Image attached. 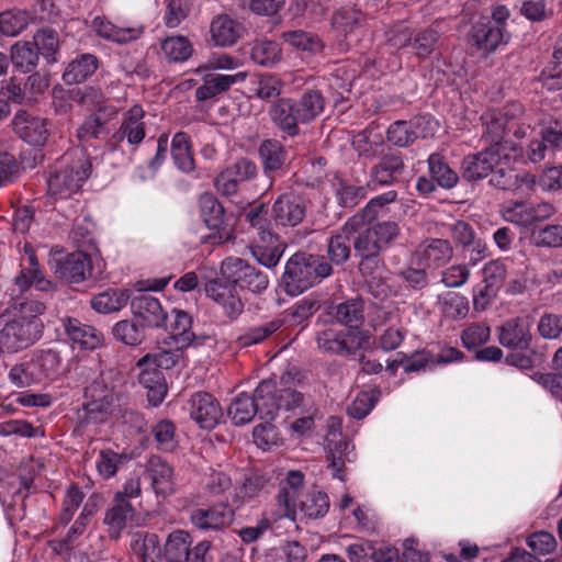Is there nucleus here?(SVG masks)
I'll return each instance as SVG.
<instances>
[{"label":"nucleus","instance_id":"obj_1","mask_svg":"<svg viewBox=\"0 0 562 562\" xmlns=\"http://www.w3.org/2000/svg\"><path fill=\"white\" fill-rule=\"evenodd\" d=\"M357 218V229L352 233V247L360 258L358 269L363 277L372 276L383 266L381 252L387 249L400 235L396 222L385 221L370 225L373 221L353 214L348 220Z\"/></svg>","mask_w":562,"mask_h":562},{"label":"nucleus","instance_id":"obj_61","mask_svg":"<svg viewBox=\"0 0 562 562\" xmlns=\"http://www.w3.org/2000/svg\"><path fill=\"white\" fill-rule=\"evenodd\" d=\"M417 133L411 122L395 121L386 131V139L396 147H408L417 139Z\"/></svg>","mask_w":562,"mask_h":562},{"label":"nucleus","instance_id":"obj_18","mask_svg":"<svg viewBox=\"0 0 562 562\" xmlns=\"http://www.w3.org/2000/svg\"><path fill=\"white\" fill-rule=\"evenodd\" d=\"M502 162L495 166L490 179V184L507 191H516L522 186L531 189L536 184V178L529 172H518L510 166L512 156L508 151L503 153Z\"/></svg>","mask_w":562,"mask_h":562},{"label":"nucleus","instance_id":"obj_15","mask_svg":"<svg viewBox=\"0 0 562 562\" xmlns=\"http://www.w3.org/2000/svg\"><path fill=\"white\" fill-rule=\"evenodd\" d=\"M200 213L205 225L216 232L220 243L227 241L232 236V226L225 214V209L216 196L204 192L199 196Z\"/></svg>","mask_w":562,"mask_h":562},{"label":"nucleus","instance_id":"obj_63","mask_svg":"<svg viewBox=\"0 0 562 562\" xmlns=\"http://www.w3.org/2000/svg\"><path fill=\"white\" fill-rule=\"evenodd\" d=\"M297 101L307 124L315 121L325 108V98L318 90L303 92Z\"/></svg>","mask_w":562,"mask_h":562},{"label":"nucleus","instance_id":"obj_38","mask_svg":"<svg viewBox=\"0 0 562 562\" xmlns=\"http://www.w3.org/2000/svg\"><path fill=\"white\" fill-rule=\"evenodd\" d=\"M92 30L98 36L119 44L137 40L142 31L135 27H119L104 16H95L91 24Z\"/></svg>","mask_w":562,"mask_h":562},{"label":"nucleus","instance_id":"obj_46","mask_svg":"<svg viewBox=\"0 0 562 562\" xmlns=\"http://www.w3.org/2000/svg\"><path fill=\"white\" fill-rule=\"evenodd\" d=\"M145 112L138 104L133 105L125 114L120 130L128 144L138 145L145 138Z\"/></svg>","mask_w":562,"mask_h":562},{"label":"nucleus","instance_id":"obj_28","mask_svg":"<svg viewBox=\"0 0 562 562\" xmlns=\"http://www.w3.org/2000/svg\"><path fill=\"white\" fill-rule=\"evenodd\" d=\"M246 33L247 29L244 23L228 14H220L211 23L212 40L217 46H232L241 40Z\"/></svg>","mask_w":562,"mask_h":562},{"label":"nucleus","instance_id":"obj_42","mask_svg":"<svg viewBox=\"0 0 562 562\" xmlns=\"http://www.w3.org/2000/svg\"><path fill=\"white\" fill-rule=\"evenodd\" d=\"M170 151L176 167L182 172L194 171L195 161L192 154L190 136L184 132H178L173 135Z\"/></svg>","mask_w":562,"mask_h":562},{"label":"nucleus","instance_id":"obj_44","mask_svg":"<svg viewBox=\"0 0 562 562\" xmlns=\"http://www.w3.org/2000/svg\"><path fill=\"white\" fill-rule=\"evenodd\" d=\"M269 481L270 479L266 474L259 472L250 473L244 479L243 484L235 490L232 505L239 508L246 502L258 497L266 488Z\"/></svg>","mask_w":562,"mask_h":562},{"label":"nucleus","instance_id":"obj_50","mask_svg":"<svg viewBox=\"0 0 562 562\" xmlns=\"http://www.w3.org/2000/svg\"><path fill=\"white\" fill-rule=\"evenodd\" d=\"M227 414L236 426L250 423L256 414H258L254 395L250 396L247 393H240L228 406Z\"/></svg>","mask_w":562,"mask_h":562},{"label":"nucleus","instance_id":"obj_64","mask_svg":"<svg viewBox=\"0 0 562 562\" xmlns=\"http://www.w3.org/2000/svg\"><path fill=\"white\" fill-rule=\"evenodd\" d=\"M531 241L537 247L559 248L562 247V225L548 224L531 233Z\"/></svg>","mask_w":562,"mask_h":562},{"label":"nucleus","instance_id":"obj_56","mask_svg":"<svg viewBox=\"0 0 562 562\" xmlns=\"http://www.w3.org/2000/svg\"><path fill=\"white\" fill-rule=\"evenodd\" d=\"M190 546L191 537L189 532L176 530L166 540L164 555L168 562H184Z\"/></svg>","mask_w":562,"mask_h":562},{"label":"nucleus","instance_id":"obj_11","mask_svg":"<svg viewBox=\"0 0 562 562\" xmlns=\"http://www.w3.org/2000/svg\"><path fill=\"white\" fill-rule=\"evenodd\" d=\"M207 297L218 304L224 314L235 321L244 311V303L237 293L235 283L222 278H215L204 283Z\"/></svg>","mask_w":562,"mask_h":562},{"label":"nucleus","instance_id":"obj_30","mask_svg":"<svg viewBox=\"0 0 562 562\" xmlns=\"http://www.w3.org/2000/svg\"><path fill=\"white\" fill-rule=\"evenodd\" d=\"M95 513V505L86 503L80 516L74 522L68 530L67 535L61 539H55L49 541V547L55 554L69 555L75 548L78 538L85 532L88 524V517Z\"/></svg>","mask_w":562,"mask_h":562},{"label":"nucleus","instance_id":"obj_14","mask_svg":"<svg viewBox=\"0 0 562 562\" xmlns=\"http://www.w3.org/2000/svg\"><path fill=\"white\" fill-rule=\"evenodd\" d=\"M504 149L497 146H488L484 150L468 155L461 164L462 177L469 182H475L492 176L497 164H501Z\"/></svg>","mask_w":562,"mask_h":562},{"label":"nucleus","instance_id":"obj_35","mask_svg":"<svg viewBox=\"0 0 562 562\" xmlns=\"http://www.w3.org/2000/svg\"><path fill=\"white\" fill-rule=\"evenodd\" d=\"M63 325L67 337L85 349H95L102 344V334L97 328L82 324L79 319L66 317Z\"/></svg>","mask_w":562,"mask_h":562},{"label":"nucleus","instance_id":"obj_37","mask_svg":"<svg viewBox=\"0 0 562 562\" xmlns=\"http://www.w3.org/2000/svg\"><path fill=\"white\" fill-rule=\"evenodd\" d=\"M99 68V59L93 54H81L72 59L63 74L66 85H77L86 81Z\"/></svg>","mask_w":562,"mask_h":562},{"label":"nucleus","instance_id":"obj_40","mask_svg":"<svg viewBox=\"0 0 562 562\" xmlns=\"http://www.w3.org/2000/svg\"><path fill=\"white\" fill-rule=\"evenodd\" d=\"M366 24L367 14L357 5H342L337 9L331 16L333 27L345 35L366 26Z\"/></svg>","mask_w":562,"mask_h":562},{"label":"nucleus","instance_id":"obj_2","mask_svg":"<svg viewBox=\"0 0 562 562\" xmlns=\"http://www.w3.org/2000/svg\"><path fill=\"white\" fill-rule=\"evenodd\" d=\"M331 273L333 267L324 256L297 251L285 263L282 284L289 295L295 296Z\"/></svg>","mask_w":562,"mask_h":562},{"label":"nucleus","instance_id":"obj_60","mask_svg":"<svg viewBox=\"0 0 562 562\" xmlns=\"http://www.w3.org/2000/svg\"><path fill=\"white\" fill-rule=\"evenodd\" d=\"M282 38L292 47L304 52L315 54L323 49V43L317 35L302 30L283 32Z\"/></svg>","mask_w":562,"mask_h":562},{"label":"nucleus","instance_id":"obj_26","mask_svg":"<svg viewBox=\"0 0 562 562\" xmlns=\"http://www.w3.org/2000/svg\"><path fill=\"white\" fill-rule=\"evenodd\" d=\"M497 339L505 348L527 350L532 341L530 324L521 317L509 318L497 328Z\"/></svg>","mask_w":562,"mask_h":562},{"label":"nucleus","instance_id":"obj_62","mask_svg":"<svg viewBox=\"0 0 562 562\" xmlns=\"http://www.w3.org/2000/svg\"><path fill=\"white\" fill-rule=\"evenodd\" d=\"M245 221L257 231L258 238H266V235H274L271 232V220L269 209L265 203L250 207L244 214Z\"/></svg>","mask_w":562,"mask_h":562},{"label":"nucleus","instance_id":"obj_34","mask_svg":"<svg viewBox=\"0 0 562 562\" xmlns=\"http://www.w3.org/2000/svg\"><path fill=\"white\" fill-rule=\"evenodd\" d=\"M146 473L157 495H169L175 491L173 472L171 467L158 456H153L147 462Z\"/></svg>","mask_w":562,"mask_h":562},{"label":"nucleus","instance_id":"obj_10","mask_svg":"<svg viewBox=\"0 0 562 562\" xmlns=\"http://www.w3.org/2000/svg\"><path fill=\"white\" fill-rule=\"evenodd\" d=\"M54 274L69 283H80L91 274V258L85 251L54 256L49 261Z\"/></svg>","mask_w":562,"mask_h":562},{"label":"nucleus","instance_id":"obj_32","mask_svg":"<svg viewBox=\"0 0 562 562\" xmlns=\"http://www.w3.org/2000/svg\"><path fill=\"white\" fill-rule=\"evenodd\" d=\"M327 461L333 470V476L344 481L346 462L351 461L353 446L341 438L340 434L333 432L327 438Z\"/></svg>","mask_w":562,"mask_h":562},{"label":"nucleus","instance_id":"obj_19","mask_svg":"<svg viewBox=\"0 0 562 562\" xmlns=\"http://www.w3.org/2000/svg\"><path fill=\"white\" fill-rule=\"evenodd\" d=\"M136 367L139 369L138 382L147 390L149 404L155 407L160 405L167 394L164 372L145 356L137 361Z\"/></svg>","mask_w":562,"mask_h":562},{"label":"nucleus","instance_id":"obj_7","mask_svg":"<svg viewBox=\"0 0 562 562\" xmlns=\"http://www.w3.org/2000/svg\"><path fill=\"white\" fill-rule=\"evenodd\" d=\"M43 324L36 316H21L8 322L0 330V342L10 351L33 345L42 335Z\"/></svg>","mask_w":562,"mask_h":562},{"label":"nucleus","instance_id":"obj_6","mask_svg":"<svg viewBox=\"0 0 562 562\" xmlns=\"http://www.w3.org/2000/svg\"><path fill=\"white\" fill-rule=\"evenodd\" d=\"M221 276L235 285L261 294L269 286V278L243 258L228 257L221 265Z\"/></svg>","mask_w":562,"mask_h":562},{"label":"nucleus","instance_id":"obj_52","mask_svg":"<svg viewBox=\"0 0 562 562\" xmlns=\"http://www.w3.org/2000/svg\"><path fill=\"white\" fill-rule=\"evenodd\" d=\"M427 162L430 177L436 180L440 187L451 189L458 183V173L450 168L441 154H431Z\"/></svg>","mask_w":562,"mask_h":562},{"label":"nucleus","instance_id":"obj_29","mask_svg":"<svg viewBox=\"0 0 562 562\" xmlns=\"http://www.w3.org/2000/svg\"><path fill=\"white\" fill-rule=\"evenodd\" d=\"M286 245L280 240L278 235H266V238H258L250 246L252 257L263 267L273 269L280 259Z\"/></svg>","mask_w":562,"mask_h":562},{"label":"nucleus","instance_id":"obj_12","mask_svg":"<svg viewBox=\"0 0 562 562\" xmlns=\"http://www.w3.org/2000/svg\"><path fill=\"white\" fill-rule=\"evenodd\" d=\"M406 165L401 151L387 148L383 150L375 165L370 169V180L375 186H393L404 177Z\"/></svg>","mask_w":562,"mask_h":562},{"label":"nucleus","instance_id":"obj_31","mask_svg":"<svg viewBox=\"0 0 562 562\" xmlns=\"http://www.w3.org/2000/svg\"><path fill=\"white\" fill-rule=\"evenodd\" d=\"M417 254L427 267L440 268L453 258L454 250L448 239L429 238L419 245Z\"/></svg>","mask_w":562,"mask_h":562},{"label":"nucleus","instance_id":"obj_17","mask_svg":"<svg viewBox=\"0 0 562 562\" xmlns=\"http://www.w3.org/2000/svg\"><path fill=\"white\" fill-rule=\"evenodd\" d=\"M13 132L32 146H42L48 139L47 121L25 110H19L11 122Z\"/></svg>","mask_w":562,"mask_h":562},{"label":"nucleus","instance_id":"obj_59","mask_svg":"<svg viewBox=\"0 0 562 562\" xmlns=\"http://www.w3.org/2000/svg\"><path fill=\"white\" fill-rule=\"evenodd\" d=\"M250 58L257 65L271 67L281 58V48L274 41L256 42L250 49Z\"/></svg>","mask_w":562,"mask_h":562},{"label":"nucleus","instance_id":"obj_36","mask_svg":"<svg viewBox=\"0 0 562 562\" xmlns=\"http://www.w3.org/2000/svg\"><path fill=\"white\" fill-rule=\"evenodd\" d=\"M134 515V508L130 501L121 498V494H114L113 503L106 510L104 524L109 527L111 539H117L126 527L127 520Z\"/></svg>","mask_w":562,"mask_h":562},{"label":"nucleus","instance_id":"obj_49","mask_svg":"<svg viewBox=\"0 0 562 562\" xmlns=\"http://www.w3.org/2000/svg\"><path fill=\"white\" fill-rule=\"evenodd\" d=\"M128 300L127 290L109 289L91 299V307L98 313L109 314L120 311Z\"/></svg>","mask_w":562,"mask_h":562},{"label":"nucleus","instance_id":"obj_53","mask_svg":"<svg viewBox=\"0 0 562 562\" xmlns=\"http://www.w3.org/2000/svg\"><path fill=\"white\" fill-rule=\"evenodd\" d=\"M113 336L128 346L140 345L146 337V327L133 316L132 319L117 322L112 328Z\"/></svg>","mask_w":562,"mask_h":562},{"label":"nucleus","instance_id":"obj_45","mask_svg":"<svg viewBox=\"0 0 562 562\" xmlns=\"http://www.w3.org/2000/svg\"><path fill=\"white\" fill-rule=\"evenodd\" d=\"M258 154L265 172L280 170L286 160V151L283 145L274 138L262 140L259 145Z\"/></svg>","mask_w":562,"mask_h":562},{"label":"nucleus","instance_id":"obj_24","mask_svg":"<svg viewBox=\"0 0 562 562\" xmlns=\"http://www.w3.org/2000/svg\"><path fill=\"white\" fill-rule=\"evenodd\" d=\"M357 218L347 220V222L327 240L326 255L331 266H342L351 256L352 233L357 229Z\"/></svg>","mask_w":562,"mask_h":562},{"label":"nucleus","instance_id":"obj_20","mask_svg":"<svg viewBox=\"0 0 562 562\" xmlns=\"http://www.w3.org/2000/svg\"><path fill=\"white\" fill-rule=\"evenodd\" d=\"M189 413L191 418L204 429L214 428L223 417L218 401L206 392H196L191 395Z\"/></svg>","mask_w":562,"mask_h":562},{"label":"nucleus","instance_id":"obj_51","mask_svg":"<svg viewBox=\"0 0 562 562\" xmlns=\"http://www.w3.org/2000/svg\"><path fill=\"white\" fill-rule=\"evenodd\" d=\"M297 508L308 518H322L328 513L329 498L325 492L313 488L302 496Z\"/></svg>","mask_w":562,"mask_h":562},{"label":"nucleus","instance_id":"obj_41","mask_svg":"<svg viewBox=\"0 0 562 562\" xmlns=\"http://www.w3.org/2000/svg\"><path fill=\"white\" fill-rule=\"evenodd\" d=\"M10 59L18 71L27 74L37 67L40 54L33 42L19 41L10 48Z\"/></svg>","mask_w":562,"mask_h":562},{"label":"nucleus","instance_id":"obj_57","mask_svg":"<svg viewBox=\"0 0 562 562\" xmlns=\"http://www.w3.org/2000/svg\"><path fill=\"white\" fill-rule=\"evenodd\" d=\"M283 321L280 318L272 319L265 324L255 326L246 330L243 335L238 336L236 344L240 348H246L252 345L262 342L273 333L281 328Z\"/></svg>","mask_w":562,"mask_h":562},{"label":"nucleus","instance_id":"obj_4","mask_svg":"<svg viewBox=\"0 0 562 562\" xmlns=\"http://www.w3.org/2000/svg\"><path fill=\"white\" fill-rule=\"evenodd\" d=\"M114 386L100 374L83 390L82 423L104 424L114 411Z\"/></svg>","mask_w":562,"mask_h":562},{"label":"nucleus","instance_id":"obj_22","mask_svg":"<svg viewBox=\"0 0 562 562\" xmlns=\"http://www.w3.org/2000/svg\"><path fill=\"white\" fill-rule=\"evenodd\" d=\"M304 485V474L297 470H291L285 477L280 481L277 503L281 513L285 517L294 518L296 515L297 503L301 499Z\"/></svg>","mask_w":562,"mask_h":562},{"label":"nucleus","instance_id":"obj_21","mask_svg":"<svg viewBox=\"0 0 562 562\" xmlns=\"http://www.w3.org/2000/svg\"><path fill=\"white\" fill-rule=\"evenodd\" d=\"M133 316L146 328H160L166 325L167 312L155 296L140 292L131 300Z\"/></svg>","mask_w":562,"mask_h":562},{"label":"nucleus","instance_id":"obj_47","mask_svg":"<svg viewBox=\"0 0 562 562\" xmlns=\"http://www.w3.org/2000/svg\"><path fill=\"white\" fill-rule=\"evenodd\" d=\"M268 115L273 126L282 133L283 137H296L301 134L300 126H296L282 98L273 101L268 110Z\"/></svg>","mask_w":562,"mask_h":562},{"label":"nucleus","instance_id":"obj_33","mask_svg":"<svg viewBox=\"0 0 562 562\" xmlns=\"http://www.w3.org/2000/svg\"><path fill=\"white\" fill-rule=\"evenodd\" d=\"M245 79V72H237L235 75L207 74L203 78V83L195 90V98L198 101L215 98L228 91L233 85L243 82Z\"/></svg>","mask_w":562,"mask_h":562},{"label":"nucleus","instance_id":"obj_43","mask_svg":"<svg viewBox=\"0 0 562 562\" xmlns=\"http://www.w3.org/2000/svg\"><path fill=\"white\" fill-rule=\"evenodd\" d=\"M33 44L38 54L43 56L47 64L58 61V53L60 48V38L56 30L52 27H42L33 35Z\"/></svg>","mask_w":562,"mask_h":562},{"label":"nucleus","instance_id":"obj_9","mask_svg":"<svg viewBox=\"0 0 562 562\" xmlns=\"http://www.w3.org/2000/svg\"><path fill=\"white\" fill-rule=\"evenodd\" d=\"M310 200L295 191L277 198L271 206V218L278 227H295L306 216Z\"/></svg>","mask_w":562,"mask_h":562},{"label":"nucleus","instance_id":"obj_13","mask_svg":"<svg viewBox=\"0 0 562 562\" xmlns=\"http://www.w3.org/2000/svg\"><path fill=\"white\" fill-rule=\"evenodd\" d=\"M449 233L457 248L469 251L470 266H476L488 256L486 243L477 238L476 232L470 223L456 221L449 225Z\"/></svg>","mask_w":562,"mask_h":562},{"label":"nucleus","instance_id":"obj_3","mask_svg":"<svg viewBox=\"0 0 562 562\" xmlns=\"http://www.w3.org/2000/svg\"><path fill=\"white\" fill-rule=\"evenodd\" d=\"M254 397L260 418L266 420H273L281 408L292 411L302 407L305 402L304 394L290 387L279 389L273 379L261 381Z\"/></svg>","mask_w":562,"mask_h":562},{"label":"nucleus","instance_id":"obj_25","mask_svg":"<svg viewBox=\"0 0 562 562\" xmlns=\"http://www.w3.org/2000/svg\"><path fill=\"white\" fill-rule=\"evenodd\" d=\"M470 37L477 50L483 52L484 55H490L508 42L509 33L503 26L482 20L472 26Z\"/></svg>","mask_w":562,"mask_h":562},{"label":"nucleus","instance_id":"obj_39","mask_svg":"<svg viewBox=\"0 0 562 562\" xmlns=\"http://www.w3.org/2000/svg\"><path fill=\"white\" fill-rule=\"evenodd\" d=\"M31 360L41 383L53 381L60 373L61 357L56 350H37Z\"/></svg>","mask_w":562,"mask_h":562},{"label":"nucleus","instance_id":"obj_55","mask_svg":"<svg viewBox=\"0 0 562 562\" xmlns=\"http://www.w3.org/2000/svg\"><path fill=\"white\" fill-rule=\"evenodd\" d=\"M161 52L169 63H181L191 57L193 47L188 37L176 35L161 42Z\"/></svg>","mask_w":562,"mask_h":562},{"label":"nucleus","instance_id":"obj_8","mask_svg":"<svg viewBox=\"0 0 562 562\" xmlns=\"http://www.w3.org/2000/svg\"><path fill=\"white\" fill-rule=\"evenodd\" d=\"M369 338L364 331H344L325 328L316 333L317 348L331 356H353Z\"/></svg>","mask_w":562,"mask_h":562},{"label":"nucleus","instance_id":"obj_23","mask_svg":"<svg viewBox=\"0 0 562 562\" xmlns=\"http://www.w3.org/2000/svg\"><path fill=\"white\" fill-rule=\"evenodd\" d=\"M233 506L228 503H218L210 508H196L192 510L190 520L201 530H221L233 522Z\"/></svg>","mask_w":562,"mask_h":562},{"label":"nucleus","instance_id":"obj_5","mask_svg":"<svg viewBox=\"0 0 562 562\" xmlns=\"http://www.w3.org/2000/svg\"><path fill=\"white\" fill-rule=\"evenodd\" d=\"M92 169L90 159L80 154L69 164L55 167L47 179L48 191L53 195L68 196L77 192L89 178Z\"/></svg>","mask_w":562,"mask_h":562},{"label":"nucleus","instance_id":"obj_48","mask_svg":"<svg viewBox=\"0 0 562 562\" xmlns=\"http://www.w3.org/2000/svg\"><path fill=\"white\" fill-rule=\"evenodd\" d=\"M437 305L441 314L451 321H460L469 313V301L457 292H446L437 297Z\"/></svg>","mask_w":562,"mask_h":562},{"label":"nucleus","instance_id":"obj_27","mask_svg":"<svg viewBox=\"0 0 562 562\" xmlns=\"http://www.w3.org/2000/svg\"><path fill=\"white\" fill-rule=\"evenodd\" d=\"M329 316L339 325L352 330H359L366 321L364 301L362 297H351L329 307Z\"/></svg>","mask_w":562,"mask_h":562},{"label":"nucleus","instance_id":"obj_16","mask_svg":"<svg viewBox=\"0 0 562 562\" xmlns=\"http://www.w3.org/2000/svg\"><path fill=\"white\" fill-rule=\"evenodd\" d=\"M509 104L503 110H491L485 112L481 120L485 126L483 139L491 143V146H497L504 149V153L516 151V146L506 139L508 135Z\"/></svg>","mask_w":562,"mask_h":562},{"label":"nucleus","instance_id":"obj_58","mask_svg":"<svg viewBox=\"0 0 562 562\" xmlns=\"http://www.w3.org/2000/svg\"><path fill=\"white\" fill-rule=\"evenodd\" d=\"M32 18L29 12L10 10L0 13V33L4 36H16L24 31Z\"/></svg>","mask_w":562,"mask_h":562},{"label":"nucleus","instance_id":"obj_54","mask_svg":"<svg viewBox=\"0 0 562 562\" xmlns=\"http://www.w3.org/2000/svg\"><path fill=\"white\" fill-rule=\"evenodd\" d=\"M175 313V321L172 324V338L177 342V345L187 348L191 345H201L202 342L198 340L196 336L190 331L192 326V317L189 313L182 310L175 308L172 311Z\"/></svg>","mask_w":562,"mask_h":562}]
</instances>
